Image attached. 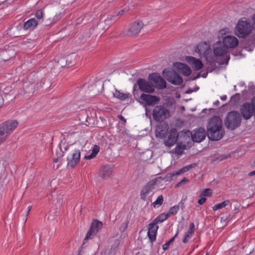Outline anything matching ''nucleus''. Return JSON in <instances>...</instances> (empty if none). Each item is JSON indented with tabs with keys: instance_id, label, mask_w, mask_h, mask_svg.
<instances>
[{
	"instance_id": "f257e3e1",
	"label": "nucleus",
	"mask_w": 255,
	"mask_h": 255,
	"mask_svg": "<svg viewBox=\"0 0 255 255\" xmlns=\"http://www.w3.org/2000/svg\"><path fill=\"white\" fill-rule=\"evenodd\" d=\"M224 133L222 128V121L218 116H214L209 121L207 126V134L212 141L221 139Z\"/></svg>"
},
{
	"instance_id": "f03ea898",
	"label": "nucleus",
	"mask_w": 255,
	"mask_h": 255,
	"mask_svg": "<svg viewBox=\"0 0 255 255\" xmlns=\"http://www.w3.org/2000/svg\"><path fill=\"white\" fill-rule=\"evenodd\" d=\"M241 121V114L237 111H233L227 115L224 124L228 129L233 130L240 126Z\"/></svg>"
},
{
	"instance_id": "7ed1b4c3",
	"label": "nucleus",
	"mask_w": 255,
	"mask_h": 255,
	"mask_svg": "<svg viewBox=\"0 0 255 255\" xmlns=\"http://www.w3.org/2000/svg\"><path fill=\"white\" fill-rule=\"evenodd\" d=\"M18 125L16 120L7 121L0 125V141L3 142Z\"/></svg>"
},
{
	"instance_id": "20e7f679",
	"label": "nucleus",
	"mask_w": 255,
	"mask_h": 255,
	"mask_svg": "<svg viewBox=\"0 0 255 255\" xmlns=\"http://www.w3.org/2000/svg\"><path fill=\"white\" fill-rule=\"evenodd\" d=\"M213 53L215 56L221 57L220 60L218 61L220 65L228 64L230 59V56L227 48L223 45L221 41L217 42L213 45Z\"/></svg>"
},
{
	"instance_id": "39448f33",
	"label": "nucleus",
	"mask_w": 255,
	"mask_h": 255,
	"mask_svg": "<svg viewBox=\"0 0 255 255\" xmlns=\"http://www.w3.org/2000/svg\"><path fill=\"white\" fill-rule=\"evenodd\" d=\"M253 29V25L245 17L239 19L236 27V34L239 37L245 38Z\"/></svg>"
},
{
	"instance_id": "423d86ee",
	"label": "nucleus",
	"mask_w": 255,
	"mask_h": 255,
	"mask_svg": "<svg viewBox=\"0 0 255 255\" xmlns=\"http://www.w3.org/2000/svg\"><path fill=\"white\" fill-rule=\"evenodd\" d=\"M170 117L169 110L164 105H157L152 110L153 120L157 122H163L165 120Z\"/></svg>"
},
{
	"instance_id": "0eeeda50",
	"label": "nucleus",
	"mask_w": 255,
	"mask_h": 255,
	"mask_svg": "<svg viewBox=\"0 0 255 255\" xmlns=\"http://www.w3.org/2000/svg\"><path fill=\"white\" fill-rule=\"evenodd\" d=\"M240 112L244 120H249L253 116L255 117V96L252 99L251 103L245 102L241 106Z\"/></svg>"
},
{
	"instance_id": "6e6552de",
	"label": "nucleus",
	"mask_w": 255,
	"mask_h": 255,
	"mask_svg": "<svg viewBox=\"0 0 255 255\" xmlns=\"http://www.w3.org/2000/svg\"><path fill=\"white\" fill-rule=\"evenodd\" d=\"M138 87V89L142 92L146 93H153L154 92L155 89L153 85L151 84L149 81L146 79L139 78L136 81V83L134 85L133 88V94L135 97L136 88Z\"/></svg>"
},
{
	"instance_id": "1a4fd4ad",
	"label": "nucleus",
	"mask_w": 255,
	"mask_h": 255,
	"mask_svg": "<svg viewBox=\"0 0 255 255\" xmlns=\"http://www.w3.org/2000/svg\"><path fill=\"white\" fill-rule=\"evenodd\" d=\"M163 77L173 85H180L183 83L182 78L174 70L165 68L163 70Z\"/></svg>"
},
{
	"instance_id": "9d476101",
	"label": "nucleus",
	"mask_w": 255,
	"mask_h": 255,
	"mask_svg": "<svg viewBox=\"0 0 255 255\" xmlns=\"http://www.w3.org/2000/svg\"><path fill=\"white\" fill-rule=\"evenodd\" d=\"M148 80L151 84L153 85V87L162 90L166 88V83L158 73H153L148 76Z\"/></svg>"
},
{
	"instance_id": "9b49d317",
	"label": "nucleus",
	"mask_w": 255,
	"mask_h": 255,
	"mask_svg": "<svg viewBox=\"0 0 255 255\" xmlns=\"http://www.w3.org/2000/svg\"><path fill=\"white\" fill-rule=\"evenodd\" d=\"M195 51L203 57L209 62L212 63L213 62V58L208 57V55L211 52V49L209 45L206 42H202L197 45Z\"/></svg>"
},
{
	"instance_id": "f8f14e48",
	"label": "nucleus",
	"mask_w": 255,
	"mask_h": 255,
	"mask_svg": "<svg viewBox=\"0 0 255 255\" xmlns=\"http://www.w3.org/2000/svg\"><path fill=\"white\" fill-rule=\"evenodd\" d=\"M80 151L79 149H71L67 157V166L73 168L80 161Z\"/></svg>"
},
{
	"instance_id": "ddd939ff",
	"label": "nucleus",
	"mask_w": 255,
	"mask_h": 255,
	"mask_svg": "<svg viewBox=\"0 0 255 255\" xmlns=\"http://www.w3.org/2000/svg\"><path fill=\"white\" fill-rule=\"evenodd\" d=\"M143 27V23L141 21H136L131 24L127 33L128 36L134 37L139 34Z\"/></svg>"
},
{
	"instance_id": "4468645a",
	"label": "nucleus",
	"mask_w": 255,
	"mask_h": 255,
	"mask_svg": "<svg viewBox=\"0 0 255 255\" xmlns=\"http://www.w3.org/2000/svg\"><path fill=\"white\" fill-rule=\"evenodd\" d=\"M139 99L140 103L145 104L148 106H154L157 104L160 100L158 97L144 93L141 94Z\"/></svg>"
},
{
	"instance_id": "2eb2a0df",
	"label": "nucleus",
	"mask_w": 255,
	"mask_h": 255,
	"mask_svg": "<svg viewBox=\"0 0 255 255\" xmlns=\"http://www.w3.org/2000/svg\"><path fill=\"white\" fill-rule=\"evenodd\" d=\"M167 137L165 136L164 138V144L168 147H171L177 141L178 137V133L176 128H171L169 132L167 134Z\"/></svg>"
},
{
	"instance_id": "dca6fc26",
	"label": "nucleus",
	"mask_w": 255,
	"mask_h": 255,
	"mask_svg": "<svg viewBox=\"0 0 255 255\" xmlns=\"http://www.w3.org/2000/svg\"><path fill=\"white\" fill-rule=\"evenodd\" d=\"M191 137L192 140L196 142H200L203 140L207 134L205 129L203 128H199L195 129L191 133Z\"/></svg>"
},
{
	"instance_id": "f3484780",
	"label": "nucleus",
	"mask_w": 255,
	"mask_h": 255,
	"mask_svg": "<svg viewBox=\"0 0 255 255\" xmlns=\"http://www.w3.org/2000/svg\"><path fill=\"white\" fill-rule=\"evenodd\" d=\"M157 180L158 178H155L149 181L143 187L140 192V198L142 200H145L147 195L154 188V186L156 184Z\"/></svg>"
},
{
	"instance_id": "a211bd4d",
	"label": "nucleus",
	"mask_w": 255,
	"mask_h": 255,
	"mask_svg": "<svg viewBox=\"0 0 255 255\" xmlns=\"http://www.w3.org/2000/svg\"><path fill=\"white\" fill-rule=\"evenodd\" d=\"M222 43L228 50L229 48L236 47L239 43V41L234 36L227 35L223 38Z\"/></svg>"
},
{
	"instance_id": "6ab92c4d",
	"label": "nucleus",
	"mask_w": 255,
	"mask_h": 255,
	"mask_svg": "<svg viewBox=\"0 0 255 255\" xmlns=\"http://www.w3.org/2000/svg\"><path fill=\"white\" fill-rule=\"evenodd\" d=\"M155 222L152 221L149 225L148 228L147 236L151 244L155 241L158 226Z\"/></svg>"
},
{
	"instance_id": "aec40b11",
	"label": "nucleus",
	"mask_w": 255,
	"mask_h": 255,
	"mask_svg": "<svg viewBox=\"0 0 255 255\" xmlns=\"http://www.w3.org/2000/svg\"><path fill=\"white\" fill-rule=\"evenodd\" d=\"M196 166V164L195 163L191 164L187 166H185L183 167H182L181 169L179 170L178 171H174L172 173H167L165 178L166 179V180H172V178L173 176L175 175H180L184 172H186L190 169H191L195 167Z\"/></svg>"
},
{
	"instance_id": "412c9836",
	"label": "nucleus",
	"mask_w": 255,
	"mask_h": 255,
	"mask_svg": "<svg viewBox=\"0 0 255 255\" xmlns=\"http://www.w3.org/2000/svg\"><path fill=\"white\" fill-rule=\"evenodd\" d=\"M186 60L195 70H199L203 67V64L199 59L192 56H186Z\"/></svg>"
},
{
	"instance_id": "4be33fe9",
	"label": "nucleus",
	"mask_w": 255,
	"mask_h": 255,
	"mask_svg": "<svg viewBox=\"0 0 255 255\" xmlns=\"http://www.w3.org/2000/svg\"><path fill=\"white\" fill-rule=\"evenodd\" d=\"M173 65L178 71L185 76H189L191 73L190 68L186 64L181 62H174Z\"/></svg>"
},
{
	"instance_id": "5701e85b",
	"label": "nucleus",
	"mask_w": 255,
	"mask_h": 255,
	"mask_svg": "<svg viewBox=\"0 0 255 255\" xmlns=\"http://www.w3.org/2000/svg\"><path fill=\"white\" fill-rule=\"evenodd\" d=\"M23 88L25 92L28 94H33L36 89L38 88V86L37 83L35 81L31 82L29 80L28 81H24L23 84Z\"/></svg>"
},
{
	"instance_id": "b1692460",
	"label": "nucleus",
	"mask_w": 255,
	"mask_h": 255,
	"mask_svg": "<svg viewBox=\"0 0 255 255\" xmlns=\"http://www.w3.org/2000/svg\"><path fill=\"white\" fill-rule=\"evenodd\" d=\"M168 129V125L166 123L161 124L157 126L156 129V135L160 138H162L165 137V135L167 133Z\"/></svg>"
},
{
	"instance_id": "393cba45",
	"label": "nucleus",
	"mask_w": 255,
	"mask_h": 255,
	"mask_svg": "<svg viewBox=\"0 0 255 255\" xmlns=\"http://www.w3.org/2000/svg\"><path fill=\"white\" fill-rule=\"evenodd\" d=\"M194 232L195 225L193 223H191L190 224V228L189 230H188L187 232L185 234L184 237L182 240V242L184 244L187 243L188 242L189 239H190L192 237Z\"/></svg>"
},
{
	"instance_id": "a878e982",
	"label": "nucleus",
	"mask_w": 255,
	"mask_h": 255,
	"mask_svg": "<svg viewBox=\"0 0 255 255\" xmlns=\"http://www.w3.org/2000/svg\"><path fill=\"white\" fill-rule=\"evenodd\" d=\"M38 24V21L34 18H30L24 23V29L33 30Z\"/></svg>"
},
{
	"instance_id": "bb28decb",
	"label": "nucleus",
	"mask_w": 255,
	"mask_h": 255,
	"mask_svg": "<svg viewBox=\"0 0 255 255\" xmlns=\"http://www.w3.org/2000/svg\"><path fill=\"white\" fill-rule=\"evenodd\" d=\"M255 35H252L249 39H244L241 41V44L244 45V48L248 49L249 46L255 44Z\"/></svg>"
},
{
	"instance_id": "cd10ccee",
	"label": "nucleus",
	"mask_w": 255,
	"mask_h": 255,
	"mask_svg": "<svg viewBox=\"0 0 255 255\" xmlns=\"http://www.w3.org/2000/svg\"><path fill=\"white\" fill-rule=\"evenodd\" d=\"M102 222L99 221L98 220H94L92 222L90 227H92V229L96 234L103 227Z\"/></svg>"
},
{
	"instance_id": "c85d7f7f",
	"label": "nucleus",
	"mask_w": 255,
	"mask_h": 255,
	"mask_svg": "<svg viewBox=\"0 0 255 255\" xmlns=\"http://www.w3.org/2000/svg\"><path fill=\"white\" fill-rule=\"evenodd\" d=\"M114 96L116 98H117L121 100H125L129 97H131V95L129 93H123L120 91L116 90L115 92L114 93Z\"/></svg>"
},
{
	"instance_id": "c756f323",
	"label": "nucleus",
	"mask_w": 255,
	"mask_h": 255,
	"mask_svg": "<svg viewBox=\"0 0 255 255\" xmlns=\"http://www.w3.org/2000/svg\"><path fill=\"white\" fill-rule=\"evenodd\" d=\"M169 216L167 213H162L160 214L159 216H158L155 219H154L153 221L154 222H155L156 224L161 223L166 220L168 218H169Z\"/></svg>"
},
{
	"instance_id": "7c9ffc66",
	"label": "nucleus",
	"mask_w": 255,
	"mask_h": 255,
	"mask_svg": "<svg viewBox=\"0 0 255 255\" xmlns=\"http://www.w3.org/2000/svg\"><path fill=\"white\" fill-rule=\"evenodd\" d=\"M186 147L185 144L178 143L174 148V152L178 155H181L183 153L184 150L186 149Z\"/></svg>"
},
{
	"instance_id": "2f4dec72",
	"label": "nucleus",
	"mask_w": 255,
	"mask_h": 255,
	"mask_svg": "<svg viewBox=\"0 0 255 255\" xmlns=\"http://www.w3.org/2000/svg\"><path fill=\"white\" fill-rule=\"evenodd\" d=\"M55 60L57 61L58 66L59 67H64L67 65V60L64 57H57Z\"/></svg>"
},
{
	"instance_id": "473e14b6",
	"label": "nucleus",
	"mask_w": 255,
	"mask_h": 255,
	"mask_svg": "<svg viewBox=\"0 0 255 255\" xmlns=\"http://www.w3.org/2000/svg\"><path fill=\"white\" fill-rule=\"evenodd\" d=\"M92 90L93 91L92 94L98 95L100 93V89L103 88V84H95L91 86Z\"/></svg>"
},
{
	"instance_id": "72a5a7b5",
	"label": "nucleus",
	"mask_w": 255,
	"mask_h": 255,
	"mask_svg": "<svg viewBox=\"0 0 255 255\" xmlns=\"http://www.w3.org/2000/svg\"><path fill=\"white\" fill-rule=\"evenodd\" d=\"M230 203V201L228 200H225L220 203L216 204L213 207V210L216 211L218 209L223 208L227 206Z\"/></svg>"
},
{
	"instance_id": "f704fd0d",
	"label": "nucleus",
	"mask_w": 255,
	"mask_h": 255,
	"mask_svg": "<svg viewBox=\"0 0 255 255\" xmlns=\"http://www.w3.org/2000/svg\"><path fill=\"white\" fill-rule=\"evenodd\" d=\"M111 174V171L109 167L107 166H104L103 167L102 172L101 173V177L103 178H106L109 177Z\"/></svg>"
},
{
	"instance_id": "c9c22d12",
	"label": "nucleus",
	"mask_w": 255,
	"mask_h": 255,
	"mask_svg": "<svg viewBox=\"0 0 255 255\" xmlns=\"http://www.w3.org/2000/svg\"><path fill=\"white\" fill-rule=\"evenodd\" d=\"M178 235V231H177L176 233L175 234V235L174 236V237L173 238H172L169 241H168L166 243H165L164 245H163L162 249L164 251H166L169 248L170 244L171 243H172V242H173L175 239L177 237Z\"/></svg>"
},
{
	"instance_id": "e433bc0d",
	"label": "nucleus",
	"mask_w": 255,
	"mask_h": 255,
	"mask_svg": "<svg viewBox=\"0 0 255 255\" xmlns=\"http://www.w3.org/2000/svg\"><path fill=\"white\" fill-rule=\"evenodd\" d=\"M179 210V205H175L169 209L167 213V214L169 216V217L172 215H174L176 214Z\"/></svg>"
},
{
	"instance_id": "4c0bfd02",
	"label": "nucleus",
	"mask_w": 255,
	"mask_h": 255,
	"mask_svg": "<svg viewBox=\"0 0 255 255\" xmlns=\"http://www.w3.org/2000/svg\"><path fill=\"white\" fill-rule=\"evenodd\" d=\"M96 233L92 229V227H90L88 232L86 234V236L85 238L84 241H87L89 239H92L96 235Z\"/></svg>"
},
{
	"instance_id": "58836bf2",
	"label": "nucleus",
	"mask_w": 255,
	"mask_h": 255,
	"mask_svg": "<svg viewBox=\"0 0 255 255\" xmlns=\"http://www.w3.org/2000/svg\"><path fill=\"white\" fill-rule=\"evenodd\" d=\"M128 223L129 221L128 219H126L123 221L119 227V230L121 233H123L126 230V229L128 228Z\"/></svg>"
},
{
	"instance_id": "ea45409f",
	"label": "nucleus",
	"mask_w": 255,
	"mask_h": 255,
	"mask_svg": "<svg viewBox=\"0 0 255 255\" xmlns=\"http://www.w3.org/2000/svg\"><path fill=\"white\" fill-rule=\"evenodd\" d=\"M163 202V197L162 195L159 196L156 200L153 203L154 205V207H155L156 205H158V206H161Z\"/></svg>"
},
{
	"instance_id": "a19ab883",
	"label": "nucleus",
	"mask_w": 255,
	"mask_h": 255,
	"mask_svg": "<svg viewBox=\"0 0 255 255\" xmlns=\"http://www.w3.org/2000/svg\"><path fill=\"white\" fill-rule=\"evenodd\" d=\"M118 19H119V17H117V15H112L110 17H108V18L105 19V22L107 25H110V24H112V21L113 20L115 21H116L117 20H118Z\"/></svg>"
},
{
	"instance_id": "79ce46f5",
	"label": "nucleus",
	"mask_w": 255,
	"mask_h": 255,
	"mask_svg": "<svg viewBox=\"0 0 255 255\" xmlns=\"http://www.w3.org/2000/svg\"><path fill=\"white\" fill-rule=\"evenodd\" d=\"M212 194V192L211 191V190L209 188H207L204 190L201 193L200 195L201 196H203L205 197V196H211Z\"/></svg>"
},
{
	"instance_id": "37998d69",
	"label": "nucleus",
	"mask_w": 255,
	"mask_h": 255,
	"mask_svg": "<svg viewBox=\"0 0 255 255\" xmlns=\"http://www.w3.org/2000/svg\"><path fill=\"white\" fill-rule=\"evenodd\" d=\"M51 83L48 81H47L46 79H42L40 86L43 87L45 88H48L51 86Z\"/></svg>"
},
{
	"instance_id": "c03bdc74",
	"label": "nucleus",
	"mask_w": 255,
	"mask_h": 255,
	"mask_svg": "<svg viewBox=\"0 0 255 255\" xmlns=\"http://www.w3.org/2000/svg\"><path fill=\"white\" fill-rule=\"evenodd\" d=\"M99 150V146L97 145H95L92 148L91 154L96 157L97 154L98 153Z\"/></svg>"
},
{
	"instance_id": "a18cd8bd",
	"label": "nucleus",
	"mask_w": 255,
	"mask_h": 255,
	"mask_svg": "<svg viewBox=\"0 0 255 255\" xmlns=\"http://www.w3.org/2000/svg\"><path fill=\"white\" fill-rule=\"evenodd\" d=\"M240 100V94L239 93H236L231 98L232 101H234L235 103L239 102Z\"/></svg>"
},
{
	"instance_id": "49530a36",
	"label": "nucleus",
	"mask_w": 255,
	"mask_h": 255,
	"mask_svg": "<svg viewBox=\"0 0 255 255\" xmlns=\"http://www.w3.org/2000/svg\"><path fill=\"white\" fill-rule=\"evenodd\" d=\"M94 119L92 117H87L86 118V126H90L94 124Z\"/></svg>"
},
{
	"instance_id": "de8ad7c7",
	"label": "nucleus",
	"mask_w": 255,
	"mask_h": 255,
	"mask_svg": "<svg viewBox=\"0 0 255 255\" xmlns=\"http://www.w3.org/2000/svg\"><path fill=\"white\" fill-rule=\"evenodd\" d=\"M36 17L37 19H41L43 16V11L42 9H38L36 12Z\"/></svg>"
},
{
	"instance_id": "09e8293b",
	"label": "nucleus",
	"mask_w": 255,
	"mask_h": 255,
	"mask_svg": "<svg viewBox=\"0 0 255 255\" xmlns=\"http://www.w3.org/2000/svg\"><path fill=\"white\" fill-rule=\"evenodd\" d=\"M188 181L189 180L187 178L184 177L181 181L178 183L176 186H181L185 184V183H187Z\"/></svg>"
},
{
	"instance_id": "8fccbe9b",
	"label": "nucleus",
	"mask_w": 255,
	"mask_h": 255,
	"mask_svg": "<svg viewBox=\"0 0 255 255\" xmlns=\"http://www.w3.org/2000/svg\"><path fill=\"white\" fill-rule=\"evenodd\" d=\"M64 155V152L62 150L61 148L60 147V151H57L56 152V156L57 157L59 158L60 159Z\"/></svg>"
},
{
	"instance_id": "3c124183",
	"label": "nucleus",
	"mask_w": 255,
	"mask_h": 255,
	"mask_svg": "<svg viewBox=\"0 0 255 255\" xmlns=\"http://www.w3.org/2000/svg\"><path fill=\"white\" fill-rule=\"evenodd\" d=\"M200 199L198 200V203L200 205H202L206 200V198L203 196L200 195Z\"/></svg>"
},
{
	"instance_id": "603ef678",
	"label": "nucleus",
	"mask_w": 255,
	"mask_h": 255,
	"mask_svg": "<svg viewBox=\"0 0 255 255\" xmlns=\"http://www.w3.org/2000/svg\"><path fill=\"white\" fill-rule=\"evenodd\" d=\"M125 12V10L124 9H123V10H121L120 11H119L117 14L116 15H117V17H119V18H120V17L121 16H122L124 13Z\"/></svg>"
},
{
	"instance_id": "864d4df0",
	"label": "nucleus",
	"mask_w": 255,
	"mask_h": 255,
	"mask_svg": "<svg viewBox=\"0 0 255 255\" xmlns=\"http://www.w3.org/2000/svg\"><path fill=\"white\" fill-rule=\"evenodd\" d=\"M179 205V207L180 206V207H181V209H182V210H183V209H184V208H185V205H184V201H183V200H182L180 202V203H179V205Z\"/></svg>"
},
{
	"instance_id": "5fc2aeb1",
	"label": "nucleus",
	"mask_w": 255,
	"mask_h": 255,
	"mask_svg": "<svg viewBox=\"0 0 255 255\" xmlns=\"http://www.w3.org/2000/svg\"><path fill=\"white\" fill-rule=\"evenodd\" d=\"M94 157H95V156H94L93 154H92L91 153L89 155H85V157H84V158L86 159H91L93 158Z\"/></svg>"
},
{
	"instance_id": "6e6d98bb",
	"label": "nucleus",
	"mask_w": 255,
	"mask_h": 255,
	"mask_svg": "<svg viewBox=\"0 0 255 255\" xmlns=\"http://www.w3.org/2000/svg\"><path fill=\"white\" fill-rule=\"evenodd\" d=\"M119 244H120V241L118 240H116L115 241V245H116V246L115 247L114 250H116V248H118Z\"/></svg>"
},
{
	"instance_id": "4d7b16f0",
	"label": "nucleus",
	"mask_w": 255,
	"mask_h": 255,
	"mask_svg": "<svg viewBox=\"0 0 255 255\" xmlns=\"http://www.w3.org/2000/svg\"><path fill=\"white\" fill-rule=\"evenodd\" d=\"M3 104V99L1 95H0V108H1Z\"/></svg>"
},
{
	"instance_id": "13d9d810",
	"label": "nucleus",
	"mask_w": 255,
	"mask_h": 255,
	"mask_svg": "<svg viewBox=\"0 0 255 255\" xmlns=\"http://www.w3.org/2000/svg\"><path fill=\"white\" fill-rule=\"evenodd\" d=\"M200 77V73H198L197 76L196 77H191V79L192 80H196V79L199 78Z\"/></svg>"
},
{
	"instance_id": "bf43d9fd",
	"label": "nucleus",
	"mask_w": 255,
	"mask_h": 255,
	"mask_svg": "<svg viewBox=\"0 0 255 255\" xmlns=\"http://www.w3.org/2000/svg\"><path fill=\"white\" fill-rule=\"evenodd\" d=\"M255 175V170L254 171H253L251 172H250L249 174H248V175L250 176H253Z\"/></svg>"
},
{
	"instance_id": "052dcab7",
	"label": "nucleus",
	"mask_w": 255,
	"mask_h": 255,
	"mask_svg": "<svg viewBox=\"0 0 255 255\" xmlns=\"http://www.w3.org/2000/svg\"><path fill=\"white\" fill-rule=\"evenodd\" d=\"M219 104H220L219 101L217 100L216 102H215L213 104L215 106H218L219 105Z\"/></svg>"
},
{
	"instance_id": "680f3d73",
	"label": "nucleus",
	"mask_w": 255,
	"mask_h": 255,
	"mask_svg": "<svg viewBox=\"0 0 255 255\" xmlns=\"http://www.w3.org/2000/svg\"><path fill=\"white\" fill-rule=\"evenodd\" d=\"M60 159L58 157L54 158L53 160L54 162H57Z\"/></svg>"
},
{
	"instance_id": "e2e57ef3",
	"label": "nucleus",
	"mask_w": 255,
	"mask_h": 255,
	"mask_svg": "<svg viewBox=\"0 0 255 255\" xmlns=\"http://www.w3.org/2000/svg\"><path fill=\"white\" fill-rule=\"evenodd\" d=\"M118 117L121 120L126 122V119L122 116L120 115Z\"/></svg>"
},
{
	"instance_id": "0e129e2a",
	"label": "nucleus",
	"mask_w": 255,
	"mask_h": 255,
	"mask_svg": "<svg viewBox=\"0 0 255 255\" xmlns=\"http://www.w3.org/2000/svg\"><path fill=\"white\" fill-rule=\"evenodd\" d=\"M31 207L32 206H29L28 207V210L27 211V213H26V216H28V214H29V211H30L31 209Z\"/></svg>"
},
{
	"instance_id": "69168bd1",
	"label": "nucleus",
	"mask_w": 255,
	"mask_h": 255,
	"mask_svg": "<svg viewBox=\"0 0 255 255\" xmlns=\"http://www.w3.org/2000/svg\"><path fill=\"white\" fill-rule=\"evenodd\" d=\"M193 92V90L192 89H188L186 92V93H187V94H190L192 92Z\"/></svg>"
},
{
	"instance_id": "338daca9",
	"label": "nucleus",
	"mask_w": 255,
	"mask_h": 255,
	"mask_svg": "<svg viewBox=\"0 0 255 255\" xmlns=\"http://www.w3.org/2000/svg\"><path fill=\"white\" fill-rule=\"evenodd\" d=\"M220 98L222 100H226L227 99V96L226 95H224L223 96L221 97Z\"/></svg>"
},
{
	"instance_id": "774afa93",
	"label": "nucleus",
	"mask_w": 255,
	"mask_h": 255,
	"mask_svg": "<svg viewBox=\"0 0 255 255\" xmlns=\"http://www.w3.org/2000/svg\"><path fill=\"white\" fill-rule=\"evenodd\" d=\"M253 21L255 25V14L253 15Z\"/></svg>"
}]
</instances>
